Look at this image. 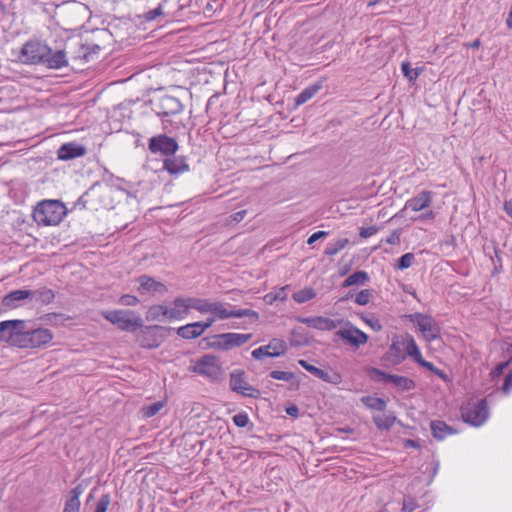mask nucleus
<instances>
[{
    "mask_svg": "<svg viewBox=\"0 0 512 512\" xmlns=\"http://www.w3.org/2000/svg\"><path fill=\"white\" fill-rule=\"evenodd\" d=\"M67 214L65 205L60 200L46 199L39 202L34 211L33 219L39 225H58Z\"/></svg>",
    "mask_w": 512,
    "mask_h": 512,
    "instance_id": "1",
    "label": "nucleus"
},
{
    "mask_svg": "<svg viewBox=\"0 0 512 512\" xmlns=\"http://www.w3.org/2000/svg\"><path fill=\"white\" fill-rule=\"evenodd\" d=\"M101 315L122 331L133 332L143 326L141 316L132 310H109L103 311Z\"/></svg>",
    "mask_w": 512,
    "mask_h": 512,
    "instance_id": "2",
    "label": "nucleus"
},
{
    "mask_svg": "<svg viewBox=\"0 0 512 512\" xmlns=\"http://www.w3.org/2000/svg\"><path fill=\"white\" fill-rule=\"evenodd\" d=\"M19 338L17 341H12L13 346L20 348H38L53 339V334L49 329L38 328L31 331H25L21 329L18 334Z\"/></svg>",
    "mask_w": 512,
    "mask_h": 512,
    "instance_id": "3",
    "label": "nucleus"
},
{
    "mask_svg": "<svg viewBox=\"0 0 512 512\" xmlns=\"http://www.w3.org/2000/svg\"><path fill=\"white\" fill-rule=\"evenodd\" d=\"M461 416L464 422L472 426L479 427L483 425L488 417V405L485 399L469 401L461 407Z\"/></svg>",
    "mask_w": 512,
    "mask_h": 512,
    "instance_id": "4",
    "label": "nucleus"
},
{
    "mask_svg": "<svg viewBox=\"0 0 512 512\" xmlns=\"http://www.w3.org/2000/svg\"><path fill=\"white\" fill-rule=\"evenodd\" d=\"M366 373L372 381L391 382L401 392L411 391L416 388V382L405 376L389 374L375 367H367Z\"/></svg>",
    "mask_w": 512,
    "mask_h": 512,
    "instance_id": "5",
    "label": "nucleus"
},
{
    "mask_svg": "<svg viewBox=\"0 0 512 512\" xmlns=\"http://www.w3.org/2000/svg\"><path fill=\"white\" fill-rule=\"evenodd\" d=\"M51 53V47L39 40L27 41L20 53V60L24 64H44L45 57Z\"/></svg>",
    "mask_w": 512,
    "mask_h": 512,
    "instance_id": "6",
    "label": "nucleus"
},
{
    "mask_svg": "<svg viewBox=\"0 0 512 512\" xmlns=\"http://www.w3.org/2000/svg\"><path fill=\"white\" fill-rule=\"evenodd\" d=\"M252 338V334H240L234 332L217 334L211 337L208 346L218 350H230L233 347H240Z\"/></svg>",
    "mask_w": 512,
    "mask_h": 512,
    "instance_id": "7",
    "label": "nucleus"
},
{
    "mask_svg": "<svg viewBox=\"0 0 512 512\" xmlns=\"http://www.w3.org/2000/svg\"><path fill=\"white\" fill-rule=\"evenodd\" d=\"M210 314L216 320H226L230 318L253 317L255 320L259 318L256 311L251 309H236L230 304H225L220 301H213Z\"/></svg>",
    "mask_w": 512,
    "mask_h": 512,
    "instance_id": "8",
    "label": "nucleus"
},
{
    "mask_svg": "<svg viewBox=\"0 0 512 512\" xmlns=\"http://www.w3.org/2000/svg\"><path fill=\"white\" fill-rule=\"evenodd\" d=\"M410 320L417 325L426 341L432 342L439 337L440 328L431 316L415 313L410 315Z\"/></svg>",
    "mask_w": 512,
    "mask_h": 512,
    "instance_id": "9",
    "label": "nucleus"
},
{
    "mask_svg": "<svg viewBox=\"0 0 512 512\" xmlns=\"http://www.w3.org/2000/svg\"><path fill=\"white\" fill-rule=\"evenodd\" d=\"M229 384L233 392L239 393L242 396L257 399L261 395L259 389L251 386L246 382L245 373L242 370H234L230 373Z\"/></svg>",
    "mask_w": 512,
    "mask_h": 512,
    "instance_id": "10",
    "label": "nucleus"
},
{
    "mask_svg": "<svg viewBox=\"0 0 512 512\" xmlns=\"http://www.w3.org/2000/svg\"><path fill=\"white\" fill-rule=\"evenodd\" d=\"M148 148L151 153H160L164 156H172L178 150L177 141L165 134H159L149 139Z\"/></svg>",
    "mask_w": 512,
    "mask_h": 512,
    "instance_id": "11",
    "label": "nucleus"
},
{
    "mask_svg": "<svg viewBox=\"0 0 512 512\" xmlns=\"http://www.w3.org/2000/svg\"><path fill=\"white\" fill-rule=\"evenodd\" d=\"M193 371L211 380H218L222 374L218 359L212 355L201 357L193 367Z\"/></svg>",
    "mask_w": 512,
    "mask_h": 512,
    "instance_id": "12",
    "label": "nucleus"
},
{
    "mask_svg": "<svg viewBox=\"0 0 512 512\" xmlns=\"http://www.w3.org/2000/svg\"><path fill=\"white\" fill-rule=\"evenodd\" d=\"M183 108L179 99L169 95L160 97L155 103V112L162 118L177 115L183 111Z\"/></svg>",
    "mask_w": 512,
    "mask_h": 512,
    "instance_id": "13",
    "label": "nucleus"
},
{
    "mask_svg": "<svg viewBox=\"0 0 512 512\" xmlns=\"http://www.w3.org/2000/svg\"><path fill=\"white\" fill-rule=\"evenodd\" d=\"M287 350L284 340L274 338L269 344L261 346L252 351L251 355L254 359L261 360L263 357H278L283 355Z\"/></svg>",
    "mask_w": 512,
    "mask_h": 512,
    "instance_id": "14",
    "label": "nucleus"
},
{
    "mask_svg": "<svg viewBox=\"0 0 512 512\" xmlns=\"http://www.w3.org/2000/svg\"><path fill=\"white\" fill-rule=\"evenodd\" d=\"M349 328H342L336 332V336L346 341L347 344L357 349L368 341V335L358 329L357 327L349 324Z\"/></svg>",
    "mask_w": 512,
    "mask_h": 512,
    "instance_id": "15",
    "label": "nucleus"
},
{
    "mask_svg": "<svg viewBox=\"0 0 512 512\" xmlns=\"http://www.w3.org/2000/svg\"><path fill=\"white\" fill-rule=\"evenodd\" d=\"M24 328V320L16 319L0 322V341L7 342L13 346L12 341H17L19 331Z\"/></svg>",
    "mask_w": 512,
    "mask_h": 512,
    "instance_id": "16",
    "label": "nucleus"
},
{
    "mask_svg": "<svg viewBox=\"0 0 512 512\" xmlns=\"http://www.w3.org/2000/svg\"><path fill=\"white\" fill-rule=\"evenodd\" d=\"M298 321L320 331H331L341 324V320H333L323 316L300 317Z\"/></svg>",
    "mask_w": 512,
    "mask_h": 512,
    "instance_id": "17",
    "label": "nucleus"
},
{
    "mask_svg": "<svg viewBox=\"0 0 512 512\" xmlns=\"http://www.w3.org/2000/svg\"><path fill=\"white\" fill-rule=\"evenodd\" d=\"M433 192L429 190L421 191L418 195L408 199L401 212L411 209L415 212L423 211L429 208L433 201Z\"/></svg>",
    "mask_w": 512,
    "mask_h": 512,
    "instance_id": "18",
    "label": "nucleus"
},
{
    "mask_svg": "<svg viewBox=\"0 0 512 512\" xmlns=\"http://www.w3.org/2000/svg\"><path fill=\"white\" fill-rule=\"evenodd\" d=\"M136 281L139 283L138 292L140 294H164L167 292V287L162 282L157 281L155 278L149 275H140Z\"/></svg>",
    "mask_w": 512,
    "mask_h": 512,
    "instance_id": "19",
    "label": "nucleus"
},
{
    "mask_svg": "<svg viewBox=\"0 0 512 512\" xmlns=\"http://www.w3.org/2000/svg\"><path fill=\"white\" fill-rule=\"evenodd\" d=\"M86 152L87 149L84 145L76 142H68L59 147L57 158L62 161H69L84 156Z\"/></svg>",
    "mask_w": 512,
    "mask_h": 512,
    "instance_id": "20",
    "label": "nucleus"
},
{
    "mask_svg": "<svg viewBox=\"0 0 512 512\" xmlns=\"http://www.w3.org/2000/svg\"><path fill=\"white\" fill-rule=\"evenodd\" d=\"M30 290L18 289L6 294L1 301L2 306L7 310L16 309L23 305V302L29 299Z\"/></svg>",
    "mask_w": 512,
    "mask_h": 512,
    "instance_id": "21",
    "label": "nucleus"
},
{
    "mask_svg": "<svg viewBox=\"0 0 512 512\" xmlns=\"http://www.w3.org/2000/svg\"><path fill=\"white\" fill-rule=\"evenodd\" d=\"M161 328L162 327L158 325L142 328L137 334V341L140 346L146 349H155L159 347L161 343L153 331Z\"/></svg>",
    "mask_w": 512,
    "mask_h": 512,
    "instance_id": "22",
    "label": "nucleus"
},
{
    "mask_svg": "<svg viewBox=\"0 0 512 512\" xmlns=\"http://www.w3.org/2000/svg\"><path fill=\"white\" fill-rule=\"evenodd\" d=\"M103 194V189L99 185H93L90 187L79 199L78 205L82 206L84 209L97 210V200Z\"/></svg>",
    "mask_w": 512,
    "mask_h": 512,
    "instance_id": "23",
    "label": "nucleus"
},
{
    "mask_svg": "<svg viewBox=\"0 0 512 512\" xmlns=\"http://www.w3.org/2000/svg\"><path fill=\"white\" fill-rule=\"evenodd\" d=\"M163 169L171 175H177L189 170V165L184 156H174L164 159Z\"/></svg>",
    "mask_w": 512,
    "mask_h": 512,
    "instance_id": "24",
    "label": "nucleus"
},
{
    "mask_svg": "<svg viewBox=\"0 0 512 512\" xmlns=\"http://www.w3.org/2000/svg\"><path fill=\"white\" fill-rule=\"evenodd\" d=\"M181 300H187V297H176L172 305L173 306H167L166 305V314H167V320H183L188 315L190 308H186L185 306H182L179 302Z\"/></svg>",
    "mask_w": 512,
    "mask_h": 512,
    "instance_id": "25",
    "label": "nucleus"
},
{
    "mask_svg": "<svg viewBox=\"0 0 512 512\" xmlns=\"http://www.w3.org/2000/svg\"><path fill=\"white\" fill-rule=\"evenodd\" d=\"M49 69H61L68 66V59L66 56L65 49H57L54 52L51 50L45 57L44 64Z\"/></svg>",
    "mask_w": 512,
    "mask_h": 512,
    "instance_id": "26",
    "label": "nucleus"
},
{
    "mask_svg": "<svg viewBox=\"0 0 512 512\" xmlns=\"http://www.w3.org/2000/svg\"><path fill=\"white\" fill-rule=\"evenodd\" d=\"M179 303L186 308L194 309L201 314H205L211 312L213 301L206 298L187 297V300H181Z\"/></svg>",
    "mask_w": 512,
    "mask_h": 512,
    "instance_id": "27",
    "label": "nucleus"
},
{
    "mask_svg": "<svg viewBox=\"0 0 512 512\" xmlns=\"http://www.w3.org/2000/svg\"><path fill=\"white\" fill-rule=\"evenodd\" d=\"M54 298V292L47 287H41L37 290H30L29 299L34 303V305H48L54 300Z\"/></svg>",
    "mask_w": 512,
    "mask_h": 512,
    "instance_id": "28",
    "label": "nucleus"
},
{
    "mask_svg": "<svg viewBox=\"0 0 512 512\" xmlns=\"http://www.w3.org/2000/svg\"><path fill=\"white\" fill-rule=\"evenodd\" d=\"M322 87H323V83L321 81H318L316 83H313V84L307 86L295 98V105L296 106L303 105L308 100L313 98L322 89Z\"/></svg>",
    "mask_w": 512,
    "mask_h": 512,
    "instance_id": "29",
    "label": "nucleus"
},
{
    "mask_svg": "<svg viewBox=\"0 0 512 512\" xmlns=\"http://www.w3.org/2000/svg\"><path fill=\"white\" fill-rule=\"evenodd\" d=\"M84 489L81 485L74 487L69 494V498L65 502L63 512H79L80 500L79 497L83 493Z\"/></svg>",
    "mask_w": 512,
    "mask_h": 512,
    "instance_id": "30",
    "label": "nucleus"
},
{
    "mask_svg": "<svg viewBox=\"0 0 512 512\" xmlns=\"http://www.w3.org/2000/svg\"><path fill=\"white\" fill-rule=\"evenodd\" d=\"M176 333L185 340H192L203 335V332L197 322L189 323L177 328Z\"/></svg>",
    "mask_w": 512,
    "mask_h": 512,
    "instance_id": "31",
    "label": "nucleus"
},
{
    "mask_svg": "<svg viewBox=\"0 0 512 512\" xmlns=\"http://www.w3.org/2000/svg\"><path fill=\"white\" fill-rule=\"evenodd\" d=\"M430 427L433 437L438 440H443L446 436L456 432L451 426L440 420L432 421Z\"/></svg>",
    "mask_w": 512,
    "mask_h": 512,
    "instance_id": "32",
    "label": "nucleus"
},
{
    "mask_svg": "<svg viewBox=\"0 0 512 512\" xmlns=\"http://www.w3.org/2000/svg\"><path fill=\"white\" fill-rule=\"evenodd\" d=\"M147 321H165L167 320L166 305L157 304L152 305L146 312Z\"/></svg>",
    "mask_w": 512,
    "mask_h": 512,
    "instance_id": "33",
    "label": "nucleus"
},
{
    "mask_svg": "<svg viewBox=\"0 0 512 512\" xmlns=\"http://www.w3.org/2000/svg\"><path fill=\"white\" fill-rule=\"evenodd\" d=\"M405 350V358L411 357L415 362L419 361L422 357L421 351L416 344L414 338L410 335H406V345L403 347Z\"/></svg>",
    "mask_w": 512,
    "mask_h": 512,
    "instance_id": "34",
    "label": "nucleus"
},
{
    "mask_svg": "<svg viewBox=\"0 0 512 512\" xmlns=\"http://www.w3.org/2000/svg\"><path fill=\"white\" fill-rule=\"evenodd\" d=\"M369 280V275L366 271H356L348 276L343 282V287H350L353 285H364Z\"/></svg>",
    "mask_w": 512,
    "mask_h": 512,
    "instance_id": "35",
    "label": "nucleus"
},
{
    "mask_svg": "<svg viewBox=\"0 0 512 512\" xmlns=\"http://www.w3.org/2000/svg\"><path fill=\"white\" fill-rule=\"evenodd\" d=\"M405 345L406 337L402 340H394L389 347V353L396 358L397 363H400L405 359L406 349H403Z\"/></svg>",
    "mask_w": 512,
    "mask_h": 512,
    "instance_id": "36",
    "label": "nucleus"
},
{
    "mask_svg": "<svg viewBox=\"0 0 512 512\" xmlns=\"http://www.w3.org/2000/svg\"><path fill=\"white\" fill-rule=\"evenodd\" d=\"M361 401L369 409L377 411H384L387 406L386 401L379 397L366 396Z\"/></svg>",
    "mask_w": 512,
    "mask_h": 512,
    "instance_id": "37",
    "label": "nucleus"
},
{
    "mask_svg": "<svg viewBox=\"0 0 512 512\" xmlns=\"http://www.w3.org/2000/svg\"><path fill=\"white\" fill-rule=\"evenodd\" d=\"M396 418L391 415H375L373 421L379 430H389L395 423Z\"/></svg>",
    "mask_w": 512,
    "mask_h": 512,
    "instance_id": "38",
    "label": "nucleus"
},
{
    "mask_svg": "<svg viewBox=\"0 0 512 512\" xmlns=\"http://www.w3.org/2000/svg\"><path fill=\"white\" fill-rule=\"evenodd\" d=\"M293 300L297 303H304L316 297V292L311 287H305L292 295Z\"/></svg>",
    "mask_w": 512,
    "mask_h": 512,
    "instance_id": "39",
    "label": "nucleus"
},
{
    "mask_svg": "<svg viewBox=\"0 0 512 512\" xmlns=\"http://www.w3.org/2000/svg\"><path fill=\"white\" fill-rule=\"evenodd\" d=\"M349 243L347 238H340L335 242L328 243L325 254L328 256H334L339 253Z\"/></svg>",
    "mask_w": 512,
    "mask_h": 512,
    "instance_id": "40",
    "label": "nucleus"
},
{
    "mask_svg": "<svg viewBox=\"0 0 512 512\" xmlns=\"http://www.w3.org/2000/svg\"><path fill=\"white\" fill-rule=\"evenodd\" d=\"M317 378L321 379L324 382L334 384V385H338L342 381V377L339 373L328 372V371H325L322 369L320 370Z\"/></svg>",
    "mask_w": 512,
    "mask_h": 512,
    "instance_id": "41",
    "label": "nucleus"
},
{
    "mask_svg": "<svg viewBox=\"0 0 512 512\" xmlns=\"http://www.w3.org/2000/svg\"><path fill=\"white\" fill-rule=\"evenodd\" d=\"M161 2H166L164 6L165 17H173L183 8L178 0H161Z\"/></svg>",
    "mask_w": 512,
    "mask_h": 512,
    "instance_id": "42",
    "label": "nucleus"
},
{
    "mask_svg": "<svg viewBox=\"0 0 512 512\" xmlns=\"http://www.w3.org/2000/svg\"><path fill=\"white\" fill-rule=\"evenodd\" d=\"M166 2H160L157 7L144 13V19L148 22L156 20L158 17H165L164 6Z\"/></svg>",
    "mask_w": 512,
    "mask_h": 512,
    "instance_id": "43",
    "label": "nucleus"
},
{
    "mask_svg": "<svg viewBox=\"0 0 512 512\" xmlns=\"http://www.w3.org/2000/svg\"><path fill=\"white\" fill-rule=\"evenodd\" d=\"M163 407L164 403L162 401H157L150 405L144 406L142 407L143 416L146 418H151L158 414Z\"/></svg>",
    "mask_w": 512,
    "mask_h": 512,
    "instance_id": "44",
    "label": "nucleus"
},
{
    "mask_svg": "<svg viewBox=\"0 0 512 512\" xmlns=\"http://www.w3.org/2000/svg\"><path fill=\"white\" fill-rule=\"evenodd\" d=\"M401 70L403 75L409 80L414 81L418 78L420 71L418 68L412 69L409 62H402Z\"/></svg>",
    "mask_w": 512,
    "mask_h": 512,
    "instance_id": "45",
    "label": "nucleus"
},
{
    "mask_svg": "<svg viewBox=\"0 0 512 512\" xmlns=\"http://www.w3.org/2000/svg\"><path fill=\"white\" fill-rule=\"evenodd\" d=\"M414 259L415 256L413 253H406L398 259V264L396 267L401 270L407 269L413 264Z\"/></svg>",
    "mask_w": 512,
    "mask_h": 512,
    "instance_id": "46",
    "label": "nucleus"
},
{
    "mask_svg": "<svg viewBox=\"0 0 512 512\" xmlns=\"http://www.w3.org/2000/svg\"><path fill=\"white\" fill-rule=\"evenodd\" d=\"M372 297V291L369 289L361 290L357 295L355 296V302L358 305H366L369 303L370 299Z\"/></svg>",
    "mask_w": 512,
    "mask_h": 512,
    "instance_id": "47",
    "label": "nucleus"
},
{
    "mask_svg": "<svg viewBox=\"0 0 512 512\" xmlns=\"http://www.w3.org/2000/svg\"><path fill=\"white\" fill-rule=\"evenodd\" d=\"M269 376L276 380H282V381H291L295 375L292 372H286V371H278L274 370L271 371Z\"/></svg>",
    "mask_w": 512,
    "mask_h": 512,
    "instance_id": "48",
    "label": "nucleus"
},
{
    "mask_svg": "<svg viewBox=\"0 0 512 512\" xmlns=\"http://www.w3.org/2000/svg\"><path fill=\"white\" fill-rule=\"evenodd\" d=\"M110 502H111V499H110L109 494L102 495L96 504V508H95L94 512H107Z\"/></svg>",
    "mask_w": 512,
    "mask_h": 512,
    "instance_id": "49",
    "label": "nucleus"
},
{
    "mask_svg": "<svg viewBox=\"0 0 512 512\" xmlns=\"http://www.w3.org/2000/svg\"><path fill=\"white\" fill-rule=\"evenodd\" d=\"M233 422L237 427L244 428L249 423V417L246 412H240L233 416Z\"/></svg>",
    "mask_w": 512,
    "mask_h": 512,
    "instance_id": "50",
    "label": "nucleus"
},
{
    "mask_svg": "<svg viewBox=\"0 0 512 512\" xmlns=\"http://www.w3.org/2000/svg\"><path fill=\"white\" fill-rule=\"evenodd\" d=\"M298 364L315 377L318 376V374L321 370L320 368L309 364L306 360H303V359L298 360Z\"/></svg>",
    "mask_w": 512,
    "mask_h": 512,
    "instance_id": "51",
    "label": "nucleus"
},
{
    "mask_svg": "<svg viewBox=\"0 0 512 512\" xmlns=\"http://www.w3.org/2000/svg\"><path fill=\"white\" fill-rule=\"evenodd\" d=\"M378 231V228L377 226H370V227H361L359 229V236L361 238H369L371 236H373L374 234H376Z\"/></svg>",
    "mask_w": 512,
    "mask_h": 512,
    "instance_id": "52",
    "label": "nucleus"
},
{
    "mask_svg": "<svg viewBox=\"0 0 512 512\" xmlns=\"http://www.w3.org/2000/svg\"><path fill=\"white\" fill-rule=\"evenodd\" d=\"M119 302L124 306H135L139 302V300L134 295L126 294L121 296Z\"/></svg>",
    "mask_w": 512,
    "mask_h": 512,
    "instance_id": "53",
    "label": "nucleus"
},
{
    "mask_svg": "<svg viewBox=\"0 0 512 512\" xmlns=\"http://www.w3.org/2000/svg\"><path fill=\"white\" fill-rule=\"evenodd\" d=\"M417 508H418V505L413 498H410V497L404 498L402 511L413 512Z\"/></svg>",
    "mask_w": 512,
    "mask_h": 512,
    "instance_id": "54",
    "label": "nucleus"
},
{
    "mask_svg": "<svg viewBox=\"0 0 512 512\" xmlns=\"http://www.w3.org/2000/svg\"><path fill=\"white\" fill-rule=\"evenodd\" d=\"M424 212L420 214L415 220L418 221H432L436 217V213L433 210H429L428 208L426 210H423Z\"/></svg>",
    "mask_w": 512,
    "mask_h": 512,
    "instance_id": "55",
    "label": "nucleus"
},
{
    "mask_svg": "<svg viewBox=\"0 0 512 512\" xmlns=\"http://www.w3.org/2000/svg\"><path fill=\"white\" fill-rule=\"evenodd\" d=\"M328 236V232L327 231H317L315 233H313L307 240V244L308 245H312L313 243H315L317 240L321 239V238H325Z\"/></svg>",
    "mask_w": 512,
    "mask_h": 512,
    "instance_id": "56",
    "label": "nucleus"
},
{
    "mask_svg": "<svg viewBox=\"0 0 512 512\" xmlns=\"http://www.w3.org/2000/svg\"><path fill=\"white\" fill-rule=\"evenodd\" d=\"M217 321L214 316L208 317L205 321H198V325H200V328L202 332L204 333L208 328H210L214 322Z\"/></svg>",
    "mask_w": 512,
    "mask_h": 512,
    "instance_id": "57",
    "label": "nucleus"
},
{
    "mask_svg": "<svg viewBox=\"0 0 512 512\" xmlns=\"http://www.w3.org/2000/svg\"><path fill=\"white\" fill-rule=\"evenodd\" d=\"M386 243L390 245H397L400 243V232L398 230H394L387 238Z\"/></svg>",
    "mask_w": 512,
    "mask_h": 512,
    "instance_id": "58",
    "label": "nucleus"
},
{
    "mask_svg": "<svg viewBox=\"0 0 512 512\" xmlns=\"http://www.w3.org/2000/svg\"><path fill=\"white\" fill-rule=\"evenodd\" d=\"M511 389H512V372H510L505 377V380H504V383H503V386H502V391L505 394H508Z\"/></svg>",
    "mask_w": 512,
    "mask_h": 512,
    "instance_id": "59",
    "label": "nucleus"
},
{
    "mask_svg": "<svg viewBox=\"0 0 512 512\" xmlns=\"http://www.w3.org/2000/svg\"><path fill=\"white\" fill-rule=\"evenodd\" d=\"M508 365H509V362H503V363L498 364L492 371V375L495 377L500 376L504 372V370L508 367Z\"/></svg>",
    "mask_w": 512,
    "mask_h": 512,
    "instance_id": "60",
    "label": "nucleus"
},
{
    "mask_svg": "<svg viewBox=\"0 0 512 512\" xmlns=\"http://www.w3.org/2000/svg\"><path fill=\"white\" fill-rule=\"evenodd\" d=\"M286 289H287V287H281L274 292L277 300L284 301L287 299Z\"/></svg>",
    "mask_w": 512,
    "mask_h": 512,
    "instance_id": "61",
    "label": "nucleus"
},
{
    "mask_svg": "<svg viewBox=\"0 0 512 512\" xmlns=\"http://www.w3.org/2000/svg\"><path fill=\"white\" fill-rule=\"evenodd\" d=\"M246 214H247L246 210H241V211L235 212L234 214H232L230 216L231 221L239 222L246 216Z\"/></svg>",
    "mask_w": 512,
    "mask_h": 512,
    "instance_id": "62",
    "label": "nucleus"
},
{
    "mask_svg": "<svg viewBox=\"0 0 512 512\" xmlns=\"http://www.w3.org/2000/svg\"><path fill=\"white\" fill-rule=\"evenodd\" d=\"M417 363H418L419 365H421L422 367H424V368L428 369V370H429V371H431V372H434V371H435V369H436V367L434 366V364H433V363H431V362H429V361L424 360V359H423V357H421V359H420L419 361H417Z\"/></svg>",
    "mask_w": 512,
    "mask_h": 512,
    "instance_id": "63",
    "label": "nucleus"
},
{
    "mask_svg": "<svg viewBox=\"0 0 512 512\" xmlns=\"http://www.w3.org/2000/svg\"><path fill=\"white\" fill-rule=\"evenodd\" d=\"M366 322L369 324V326L374 331H381L382 330V324L380 323L379 320H377V319H375V320H366Z\"/></svg>",
    "mask_w": 512,
    "mask_h": 512,
    "instance_id": "64",
    "label": "nucleus"
}]
</instances>
